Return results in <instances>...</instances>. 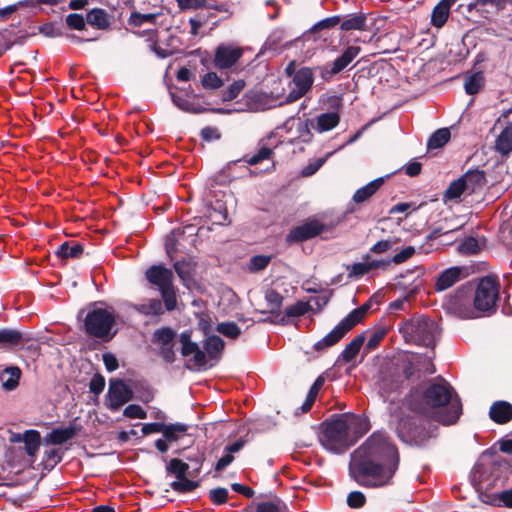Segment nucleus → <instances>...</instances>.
<instances>
[{
	"label": "nucleus",
	"mask_w": 512,
	"mask_h": 512,
	"mask_svg": "<svg viewBox=\"0 0 512 512\" xmlns=\"http://www.w3.org/2000/svg\"><path fill=\"white\" fill-rule=\"evenodd\" d=\"M162 461L166 463L165 472L168 476H174L175 481L170 483V487L177 493L187 494L199 487L198 481L187 478L189 465L179 458H171L163 456Z\"/></svg>",
	"instance_id": "9"
},
{
	"label": "nucleus",
	"mask_w": 512,
	"mask_h": 512,
	"mask_svg": "<svg viewBox=\"0 0 512 512\" xmlns=\"http://www.w3.org/2000/svg\"><path fill=\"white\" fill-rule=\"evenodd\" d=\"M265 300L267 302L268 310H257V312L261 314H266L268 312L272 315L278 316L281 312L284 297L277 290L268 289L265 292Z\"/></svg>",
	"instance_id": "35"
},
{
	"label": "nucleus",
	"mask_w": 512,
	"mask_h": 512,
	"mask_svg": "<svg viewBox=\"0 0 512 512\" xmlns=\"http://www.w3.org/2000/svg\"><path fill=\"white\" fill-rule=\"evenodd\" d=\"M326 230V225L318 221L317 219H308L301 225L292 228L286 235V242L302 243L310 240L316 236H319Z\"/></svg>",
	"instance_id": "13"
},
{
	"label": "nucleus",
	"mask_w": 512,
	"mask_h": 512,
	"mask_svg": "<svg viewBox=\"0 0 512 512\" xmlns=\"http://www.w3.org/2000/svg\"><path fill=\"white\" fill-rule=\"evenodd\" d=\"M450 137L451 133L448 128L436 130L428 139V150L442 148L450 140Z\"/></svg>",
	"instance_id": "41"
},
{
	"label": "nucleus",
	"mask_w": 512,
	"mask_h": 512,
	"mask_svg": "<svg viewBox=\"0 0 512 512\" xmlns=\"http://www.w3.org/2000/svg\"><path fill=\"white\" fill-rule=\"evenodd\" d=\"M312 310L309 302L297 301L295 304L287 306L284 311L285 319L291 317H300Z\"/></svg>",
	"instance_id": "45"
},
{
	"label": "nucleus",
	"mask_w": 512,
	"mask_h": 512,
	"mask_svg": "<svg viewBox=\"0 0 512 512\" xmlns=\"http://www.w3.org/2000/svg\"><path fill=\"white\" fill-rule=\"evenodd\" d=\"M402 407L446 426L455 424L463 412L460 397L442 377L412 387L402 399Z\"/></svg>",
	"instance_id": "2"
},
{
	"label": "nucleus",
	"mask_w": 512,
	"mask_h": 512,
	"mask_svg": "<svg viewBox=\"0 0 512 512\" xmlns=\"http://www.w3.org/2000/svg\"><path fill=\"white\" fill-rule=\"evenodd\" d=\"M309 122L312 128L318 133L328 132L338 126L340 123V114L337 111H331L321 113L315 118V120H307L303 130H300L301 134L306 132L309 136H312L308 126Z\"/></svg>",
	"instance_id": "18"
},
{
	"label": "nucleus",
	"mask_w": 512,
	"mask_h": 512,
	"mask_svg": "<svg viewBox=\"0 0 512 512\" xmlns=\"http://www.w3.org/2000/svg\"><path fill=\"white\" fill-rule=\"evenodd\" d=\"M203 347L206 351V357L208 356L210 359H219L224 350L225 343L221 337L217 335H210L205 339Z\"/></svg>",
	"instance_id": "37"
},
{
	"label": "nucleus",
	"mask_w": 512,
	"mask_h": 512,
	"mask_svg": "<svg viewBox=\"0 0 512 512\" xmlns=\"http://www.w3.org/2000/svg\"><path fill=\"white\" fill-rule=\"evenodd\" d=\"M464 272L462 267L453 266L442 271L436 279L434 288L437 292L445 291L457 283Z\"/></svg>",
	"instance_id": "22"
},
{
	"label": "nucleus",
	"mask_w": 512,
	"mask_h": 512,
	"mask_svg": "<svg viewBox=\"0 0 512 512\" xmlns=\"http://www.w3.org/2000/svg\"><path fill=\"white\" fill-rule=\"evenodd\" d=\"M176 337V332L171 327H161L153 333L152 340L154 343L160 346H166L173 344V340Z\"/></svg>",
	"instance_id": "42"
},
{
	"label": "nucleus",
	"mask_w": 512,
	"mask_h": 512,
	"mask_svg": "<svg viewBox=\"0 0 512 512\" xmlns=\"http://www.w3.org/2000/svg\"><path fill=\"white\" fill-rule=\"evenodd\" d=\"M489 417L496 424H507L512 420V404L498 400L492 403L489 409Z\"/></svg>",
	"instance_id": "23"
},
{
	"label": "nucleus",
	"mask_w": 512,
	"mask_h": 512,
	"mask_svg": "<svg viewBox=\"0 0 512 512\" xmlns=\"http://www.w3.org/2000/svg\"><path fill=\"white\" fill-rule=\"evenodd\" d=\"M366 503L365 495L360 491H352L347 496V504L350 508H361Z\"/></svg>",
	"instance_id": "63"
},
{
	"label": "nucleus",
	"mask_w": 512,
	"mask_h": 512,
	"mask_svg": "<svg viewBox=\"0 0 512 512\" xmlns=\"http://www.w3.org/2000/svg\"><path fill=\"white\" fill-rule=\"evenodd\" d=\"M432 420L430 416L402 412L397 419L396 435L404 444L422 447L435 436L437 426Z\"/></svg>",
	"instance_id": "3"
},
{
	"label": "nucleus",
	"mask_w": 512,
	"mask_h": 512,
	"mask_svg": "<svg viewBox=\"0 0 512 512\" xmlns=\"http://www.w3.org/2000/svg\"><path fill=\"white\" fill-rule=\"evenodd\" d=\"M367 17L363 13L352 14L349 18L341 20L340 29L343 31L365 30Z\"/></svg>",
	"instance_id": "39"
},
{
	"label": "nucleus",
	"mask_w": 512,
	"mask_h": 512,
	"mask_svg": "<svg viewBox=\"0 0 512 512\" xmlns=\"http://www.w3.org/2000/svg\"><path fill=\"white\" fill-rule=\"evenodd\" d=\"M80 425H70L65 428H55L45 435L43 442L45 445H62L65 442L73 439L80 431Z\"/></svg>",
	"instance_id": "20"
},
{
	"label": "nucleus",
	"mask_w": 512,
	"mask_h": 512,
	"mask_svg": "<svg viewBox=\"0 0 512 512\" xmlns=\"http://www.w3.org/2000/svg\"><path fill=\"white\" fill-rule=\"evenodd\" d=\"M116 323L113 309L94 308L89 311L84 319L85 331L88 335L109 341L117 333H111Z\"/></svg>",
	"instance_id": "8"
},
{
	"label": "nucleus",
	"mask_w": 512,
	"mask_h": 512,
	"mask_svg": "<svg viewBox=\"0 0 512 512\" xmlns=\"http://www.w3.org/2000/svg\"><path fill=\"white\" fill-rule=\"evenodd\" d=\"M145 277L151 285L158 287L159 291L173 285V272L163 265L150 266L145 271Z\"/></svg>",
	"instance_id": "19"
},
{
	"label": "nucleus",
	"mask_w": 512,
	"mask_h": 512,
	"mask_svg": "<svg viewBox=\"0 0 512 512\" xmlns=\"http://www.w3.org/2000/svg\"><path fill=\"white\" fill-rule=\"evenodd\" d=\"M323 446L337 454L348 450L352 444L346 421L340 414H334L321 423Z\"/></svg>",
	"instance_id": "5"
},
{
	"label": "nucleus",
	"mask_w": 512,
	"mask_h": 512,
	"mask_svg": "<svg viewBox=\"0 0 512 512\" xmlns=\"http://www.w3.org/2000/svg\"><path fill=\"white\" fill-rule=\"evenodd\" d=\"M174 269L177 275L183 281H188L192 278L190 263L186 260L176 261L174 263Z\"/></svg>",
	"instance_id": "59"
},
{
	"label": "nucleus",
	"mask_w": 512,
	"mask_h": 512,
	"mask_svg": "<svg viewBox=\"0 0 512 512\" xmlns=\"http://www.w3.org/2000/svg\"><path fill=\"white\" fill-rule=\"evenodd\" d=\"M387 334L386 328H379L371 333V336L369 337L366 345L365 350L366 352L374 351L378 348L381 341L385 338Z\"/></svg>",
	"instance_id": "52"
},
{
	"label": "nucleus",
	"mask_w": 512,
	"mask_h": 512,
	"mask_svg": "<svg viewBox=\"0 0 512 512\" xmlns=\"http://www.w3.org/2000/svg\"><path fill=\"white\" fill-rule=\"evenodd\" d=\"M35 35V33L29 34L25 30L16 31V27L10 26L0 31V38L4 45V51L11 49L14 45H23L26 40Z\"/></svg>",
	"instance_id": "21"
},
{
	"label": "nucleus",
	"mask_w": 512,
	"mask_h": 512,
	"mask_svg": "<svg viewBox=\"0 0 512 512\" xmlns=\"http://www.w3.org/2000/svg\"><path fill=\"white\" fill-rule=\"evenodd\" d=\"M24 334L17 329L2 328L0 329V347L13 348L23 345L24 341H28Z\"/></svg>",
	"instance_id": "30"
},
{
	"label": "nucleus",
	"mask_w": 512,
	"mask_h": 512,
	"mask_svg": "<svg viewBox=\"0 0 512 512\" xmlns=\"http://www.w3.org/2000/svg\"><path fill=\"white\" fill-rule=\"evenodd\" d=\"M400 455L394 443L381 432H374L352 454L349 475L365 488L392 484L399 468Z\"/></svg>",
	"instance_id": "1"
},
{
	"label": "nucleus",
	"mask_w": 512,
	"mask_h": 512,
	"mask_svg": "<svg viewBox=\"0 0 512 512\" xmlns=\"http://www.w3.org/2000/svg\"><path fill=\"white\" fill-rule=\"evenodd\" d=\"M461 178L465 181V187L469 194L481 190L487 182L485 172L479 169H470Z\"/></svg>",
	"instance_id": "24"
},
{
	"label": "nucleus",
	"mask_w": 512,
	"mask_h": 512,
	"mask_svg": "<svg viewBox=\"0 0 512 512\" xmlns=\"http://www.w3.org/2000/svg\"><path fill=\"white\" fill-rule=\"evenodd\" d=\"M201 84L205 89H217L223 85V81L217 73L208 72L202 76Z\"/></svg>",
	"instance_id": "57"
},
{
	"label": "nucleus",
	"mask_w": 512,
	"mask_h": 512,
	"mask_svg": "<svg viewBox=\"0 0 512 512\" xmlns=\"http://www.w3.org/2000/svg\"><path fill=\"white\" fill-rule=\"evenodd\" d=\"M156 18H157V14H154V13L142 14L139 12H132L128 19V24L130 26L137 27V26H141L145 22L154 23Z\"/></svg>",
	"instance_id": "55"
},
{
	"label": "nucleus",
	"mask_w": 512,
	"mask_h": 512,
	"mask_svg": "<svg viewBox=\"0 0 512 512\" xmlns=\"http://www.w3.org/2000/svg\"><path fill=\"white\" fill-rule=\"evenodd\" d=\"M346 270L349 271L348 278H359L371 271L368 262H358L346 266Z\"/></svg>",
	"instance_id": "54"
},
{
	"label": "nucleus",
	"mask_w": 512,
	"mask_h": 512,
	"mask_svg": "<svg viewBox=\"0 0 512 512\" xmlns=\"http://www.w3.org/2000/svg\"><path fill=\"white\" fill-rule=\"evenodd\" d=\"M134 397L132 388L121 379H110L108 392L105 396V406L112 412L118 411Z\"/></svg>",
	"instance_id": "12"
},
{
	"label": "nucleus",
	"mask_w": 512,
	"mask_h": 512,
	"mask_svg": "<svg viewBox=\"0 0 512 512\" xmlns=\"http://www.w3.org/2000/svg\"><path fill=\"white\" fill-rule=\"evenodd\" d=\"M360 51L361 48L359 46H348L332 63L316 66L315 70L319 73L323 81L329 82L335 75L347 68L359 55Z\"/></svg>",
	"instance_id": "10"
},
{
	"label": "nucleus",
	"mask_w": 512,
	"mask_h": 512,
	"mask_svg": "<svg viewBox=\"0 0 512 512\" xmlns=\"http://www.w3.org/2000/svg\"><path fill=\"white\" fill-rule=\"evenodd\" d=\"M22 371L18 366H9L0 372L2 388L5 391H13L19 386Z\"/></svg>",
	"instance_id": "26"
},
{
	"label": "nucleus",
	"mask_w": 512,
	"mask_h": 512,
	"mask_svg": "<svg viewBox=\"0 0 512 512\" xmlns=\"http://www.w3.org/2000/svg\"><path fill=\"white\" fill-rule=\"evenodd\" d=\"M465 181L461 177L450 183L444 193V200H455L466 192Z\"/></svg>",
	"instance_id": "44"
},
{
	"label": "nucleus",
	"mask_w": 512,
	"mask_h": 512,
	"mask_svg": "<svg viewBox=\"0 0 512 512\" xmlns=\"http://www.w3.org/2000/svg\"><path fill=\"white\" fill-rule=\"evenodd\" d=\"M228 490L224 487H217L209 491V499L215 505L225 504L228 500Z\"/></svg>",
	"instance_id": "58"
},
{
	"label": "nucleus",
	"mask_w": 512,
	"mask_h": 512,
	"mask_svg": "<svg viewBox=\"0 0 512 512\" xmlns=\"http://www.w3.org/2000/svg\"><path fill=\"white\" fill-rule=\"evenodd\" d=\"M369 309L370 306L367 303L356 309H353L329 333L314 343L313 349L318 353H322L326 349L338 344L349 331H351L364 319Z\"/></svg>",
	"instance_id": "6"
},
{
	"label": "nucleus",
	"mask_w": 512,
	"mask_h": 512,
	"mask_svg": "<svg viewBox=\"0 0 512 512\" xmlns=\"http://www.w3.org/2000/svg\"><path fill=\"white\" fill-rule=\"evenodd\" d=\"M485 78L482 72H474L466 77L464 82L465 92L468 95H475L484 87Z\"/></svg>",
	"instance_id": "40"
},
{
	"label": "nucleus",
	"mask_w": 512,
	"mask_h": 512,
	"mask_svg": "<svg viewBox=\"0 0 512 512\" xmlns=\"http://www.w3.org/2000/svg\"><path fill=\"white\" fill-rule=\"evenodd\" d=\"M87 24L98 30H107L111 26V16L102 8H93L86 14Z\"/></svg>",
	"instance_id": "29"
},
{
	"label": "nucleus",
	"mask_w": 512,
	"mask_h": 512,
	"mask_svg": "<svg viewBox=\"0 0 512 512\" xmlns=\"http://www.w3.org/2000/svg\"><path fill=\"white\" fill-rule=\"evenodd\" d=\"M20 440L24 442L26 454L34 458L42 442L40 432L34 429L26 430L22 437L20 435L17 436V441Z\"/></svg>",
	"instance_id": "28"
},
{
	"label": "nucleus",
	"mask_w": 512,
	"mask_h": 512,
	"mask_svg": "<svg viewBox=\"0 0 512 512\" xmlns=\"http://www.w3.org/2000/svg\"><path fill=\"white\" fill-rule=\"evenodd\" d=\"M179 341L181 343V355L188 357L193 354L194 365L203 368L207 364L206 354L200 349L199 345L192 341L191 331H183L180 334Z\"/></svg>",
	"instance_id": "16"
},
{
	"label": "nucleus",
	"mask_w": 512,
	"mask_h": 512,
	"mask_svg": "<svg viewBox=\"0 0 512 512\" xmlns=\"http://www.w3.org/2000/svg\"><path fill=\"white\" fill-rule=\"evenodd\" d=\"M66 25L71 30H84L87 24L86 17L78 13H70L65 19Z\"/></svg>",
	"instance_id": "56"
},
{
	"label": "nucleus",
	"mask_w": 512,
	"mask_h": 512,
	"mask_svg": "<svg viewBox=\"0 0 512 512\" xmlns=\"http://www.w3.org/2000/svg\"><path fill=\"white\" fill-rule=\"evenodd\" d=\"M188 428L189 426L187 424L180 422L164 424L162 434L163 437L172 444L183 438L187 434Z\"/></svg>",
	"instance_id": "36"
},
{
	"label": "nucleus",
	"mask_w": 512,
	"mask_h": 512,
	"mask_svg": "<svg viewBox=\"0 0 512 512\" xmlns=\"http://www.w3.org/2000/svg\"><path fill=\"white\" fill-rule=\"evenodd\" d=\"M40 34L49 38H56L64 36L63 26L58 22H48L38 27Z\"/></svg>",
	"instance_id": "48"
},
{
	"label": "nucleus",
	"mask_w": 512,
	"mask_h": 512,
	"mask_svg": "<svg viewBox=\"0 0 512 512\" xmlns=\"http://www.w3.org/2000/svg\"><path fill=\"white\" fill-rule=\"evenodd\" d=\"M403 384V379L398 371V368L391 367L381 377V389L386 393L398 391Z\"/></svg>",
	"instance_id": "25"
},
{
	"label": "nucleus",
	"mask_w": 512,
	"mask_h": 512,
	"mask_svg": "<svg viewBox=\"0 0 512 512\" xmlns=\"http://www.w3.org/2000/svg\"><path fill=\"white\" fill-rule=\"evenodd\" d=\"M405 342L434 349L439 336L438 324L424 315H415L398 325Z\"/></svg>",
	"instance_id": "4"
},
{
	"label": "nucleus",
	"mask_w": 512,
	"mask_h": 512,
	"mask_svg": "<svg viewBox=\"0 0 512 512\" xmlns=\"http://www.w3.org/2000/svg\"><path fill=\"white\" fill-rule=\"evenodd\" d=\"M399 240L400 239L397 237H389L387 239L380 240L370 248V252L374 254H382L391 250L396 251L397 248L394 246L399 242Z\"/></svg>",
	"instance_id": "47"
},
{
	"label": "nucleus",
	"mask_w": 512,
	"mask_h": 512,
	"mask_svg": "<svg viewBox=\"0 0 512 512\" xmlns=\"http://www.w3.org/2000/svg\"><path fill=\"white\" fill-rule=\"evenodd\" d=\"M340 417H343L346 421L352 446L370 429L369 420L365 416L353 413H342Z\"/></svg>",
	"instance_id": "17"
},
{
	"label": "nucleus",
	"mask_w": 512,
	"mask_h": 512,
	"mask_svg": "<svg viewBox=\"0 0 512 512\" xmlns=\"http://www.w3.org/2000/svg\"><path fill=\"white\" fill-rule=\"evenodd\" d=\"M272 256L271 255H254L250 258L247 269L251 273H256L264 270L271 262Z\"/></svg>",
	"instance_id": "43"
},
{
	"label": "nucleus",
	"mask_w": 512,
	"mask_h": 512,
	"mask_svg": "<svg viewBox=\"0 0 512 512\" xmlns=\"http://www.w3.org/2000/svg\"><path fill=\"white\" fill-rule=\"evenodd\" d=\"M366 340L365 333L362 332L356 335L348 344H346L345 348L341 352L340 357L346 363L351 362L358 355L361 347L363 346Z\"/></svg>",
	"instance_id": "34"
},
{
	"label": "nucleus",
	"mask_w": 512,
	"mask_h": 512,
	"mask_svg": "<svg viewBox=\"0 0 512 512\" xmlns=\"http://www.w3.org/2000/svg\"><path fill=\"white\" fill-rule=\"evenodd\" d=\"M314 71L317 72L315 67H302L295 72L292 78L295 87L287 95V102H294L300 99L312 88Z\"/></svg>",
	"instance_id": "14"
},
{
	"label": "nucleus",
	"mask_w": 512,
	"mask_h": 512,
	"mask_svg": "<svg viewBox=\"0 0 512 512\" xmlns=\"http://www.w3.org/2000/svg\"><path fill=\"white\" fill-rule=\"evenodd\" d=\"M495 149L503 156L512 152V122L508 123L495 141Z\"/></svg>",
	"instance_id": "33"
},
{
	"label": "nucleus",
	"mask_w": 512,
	"mask_h": 512,
	"mask_svg": "<svg viewBox=\"0 0 512 512\" xmlns=\"http://www.w3.org/2000/svg\"><path fill=\"white\" fill-rule=\"evenodd\" d=\"M384 182L385 178L379 177L369 182L365 186L357 189L352 197L353 202L356 204H361L368 201L379 190Z\"/></svg>",
	"instance_id": "27"
},
{
	"label": "nucleus",
	"mask_w": 512,
	"mask_h": 512,
	"mask_svg": "<svg viewBox=\"0 0 512 512\" xmlns=\"http://www.w3.org/2000/svg\"><path fill=\"white\" fill-rule=\"evenodd\" d=\"M416 250L414 246H407L398 253H396L392 258V263L399 265L404 262H406L408 259H410L414 254Z\"/></svg>",
	"instance_id": "64"
},
{
	"label": "nucleus",
	"mask_w": 512,
	"mask_h": 512,
	"mask_svg": "<svg viewBox=\"0 0 512 512\" xmlns=\"http://www.w3.org/2000/svg\"><path fill=\"white\" fill-rule=\"evenodd\" d=\"M188 232L190 235L196 234V228L193 225H186L183 228L173 229L166 237L165 249L170 258L177 251L178 238Z\"/></svg>",
	"instance_id": "32"
},
{
	"label": "nucleus",
	"mask_w": 512,
	"mask_h": 512,
	"mask_svg": "<svg viewBox=\"0 0 512 512\" xmlns=\"http://www.w3.org/2000/svg\"><path fill=\"white\" fill-rule=\"evenodd\" d=\"M459 250L465 254H476L480 251L479 242L474 237H467L460 244Z\"/></svg>",
	"instance_id": "61"
},
{
	"label": "nucleus",
	"mask_w": 512,
	"mask_h": 512,
	"mask_svg": "<svg viewBox=\"0 0 512 512\" xmlns=\"http://www.w3.org/2000/svg\"><path fill=\"white\" fill-rule=\"evenodd\" d=\"M243 49L233 44H220L215 49L214 66L218 69L231 68L243 56Z\"/></svg>",
	"instance_id": "15"
},
{
	"label": "nucleus",
	"mask_w": 512,
	"mask_h": 512,
	"mask_svg": "<svg viewBox=\"0 0 512 512\" xmlns=\"http://www.w3.org/2000/svg\"><path fill=\"white\" fill-rule=\"evenodd\" d=\"M244 87L245 82L243 80L234 81L225 91H223L222 100L225 102L234 100L238 97Z\"/></svg>",
	"instance_id": "53"
},
{
	"label": "nucleus",
	"mask_w": 512,
	"mask_h": 512,
	"mask_svg": "<svg viewBox=\"0 0 512 512\" xmlns=\"http://www.w3.org/2000/svg\"><path fill=\"white\" fill-rule=\"evenodd\" d=\"M216 331L232 340L237 339L241 335V329L232 321L218 323Z\"/></svg>",
	"instance_id": "46"
},
{
	"label": "nucleus",
	"mask_w": 512,
	"mask_h": 512,
	"mask_svg": "<svg viewBox=\"0 0 512 512\" xmlns=\"http://www.w3.org/2000/svg\"><path fill=\"white\" fill-rule=\"evenodd\" d=\"M500 282L496 276L487 275L473 286V306L475 313H492L496 311L499 300Z\"/></svg>",
	"instance_id": "7"
},
{
	"label": "nucleus",
	"mask_w": 512,
	"mask_h": 512,
	"mask_svg": "<svg viewBox=\"0 0 512 512\" xmlns=\"http://www.w3.org/2000/svg\"><path fill=\"white\" fill-rule=\"evenodd\" d=\"M139 312L147 316H160L164 313L162 303L159 299H151L146 304H141Z\"/></svg>",
	"instance_id": "49"
},
{
	"label": "nucleus",
	"mask_w": 512,
	"mask_h": 512,
	"mask_svg": "<svg viewBox=\"0 0 512 512\" xmlns=\"http://www.w3.org/2000/svg\"><path fill=\"white\" fill-rule=\"evenodd\" d=\"M84 253V245L77 241H65L55 251L61 259H79Z\"/></svg>",
	"instance_id": "31"
},
{
	"label": "nucleus",
	"mask_w": 512,
	"mask_h": 512,
	"mask_svg": "<svg viewBox=\"0 0 512 512\" xmlns=\"http://www.w3.org/2000/svg\"><path fill=\"white\" fill-rule=\"evenodd\" d=\"M136 389L139 392L138 398L143 403H149L154 399V390L146 382L136 385Z\"/></svg>",
	"instance_id": "62"
},
{
	"label": "nucleus",
	"mask_w": 512,
	"mask_h": 512,
	"mask_svg": "<svg viewBox=\"0 0 512 512\" xmlns=\"http://www.w3.org/2000/svg\"><path fill=\"white\" fill-rule=\"evenodd\" d=\"M449 306L462 318L478 317L473 306V285L466 284L458 288L450 297Z\"/></svg>",
	"instance_id": "11"
},
{
	"label": "nucleus",
	"mask_w": 512,
	"mask_h": 512,
	"mask_svg": "<svg viewBox=\"0 0 512 512\" xmlns=\"http://www.w3.org/2000/svg\"><path fill=\"white\" fill-rule=\"evenodd\" d=\"M450 9L451 7L443 0L438 2L432 10L431 24L437 28L443 27L448 20Z\"/></svg>",
	"instance_id": "38"
},
{
	"label": "nucleus",
	"mask_w": 512,
	"mask_h": 512,
	"mask_svg": "<svg viewBox=\"0 0 512 512\" xmlns=\"http://www.w3.org/2000/svg\"><path fill=\"white\" fill-rule=\"evenodd\" d=\"M165 308L167 311H173L177 307V297L174 286L160 290Z\"/></svg>",
	"instance_id": "51"
},
{
	"label": "nucleus",
	"mask_w": 512,
	"mask_h": 512,
	"mask_svg": "<svg viewBox=\"0 0 512 512\" xmlns=\"http://www.w3.org/2000/svg\"><path fill=\"white\" fill-rule=\"evenodd\" d=\"M341 20H342V17L339 16V15H335V16H331V17L322 19L319 22H317L316 24H314L310 28L309 32L310 33H317V32H319L321 30H324V29L334 28L335 26L340 24Z\"/></svg>",
	"instance_id": "50"
},
{
	"label": "nucleus",
	"mask_w": 512,
	"mask_h": 512,
	"mask_svg": "<svg viewBox=\"0 0 512 512\" xmlns=\"http://www.w3.org/2000/svg\"><path fill=\"white\" fill-rule=\"evenodd\" d=\"M123 415L130 419H146L147 412L138 404H130L125 407Z\"/></svg>",
	"instance_id": "60"
}]
</instances>
